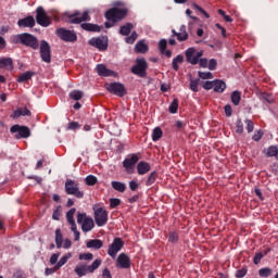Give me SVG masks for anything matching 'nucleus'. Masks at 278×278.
Segmentation results:
<instances>
[{
  "instance_id": "3c124183",
  "label": "nucleus",
  "mask_w": 278,
  "mask_h": 278,
  "mask_svg": "<svg viewBox=\"0 0 278 278\" xmlns=\"http://www.w3.org/2000/svg\"><path fill=\"white\" fill-rule=\"evenodd\" d=\"M58 270H60V269H59V267H56V265H54V267H52V268L47 267L45 270V276L49 277V275H53L54 273H58Z\"/></svg>"
},
{
  "instance_id": "393cba45",
  "label": "nucleus",
  "mask_w": 278,
  "mask_h": 278,
  "mask_svg": "<svg viewBox=\"0 0 278 278\" xmlns=\"http://www.w3.org/2000/svg\"><path fill=\"white\" fill-rule=\"evenodd\" d=\"M136 53H147L149 51V46L146 45L144 40H140L135 46Z\"/></svg>"
},
{
  "instance_id": "9d476101",
  "label": "nucleus",
  "mask_w": 278,
  "mask_h": 278,
  "mask_svg": "<svg viewBox=\"0 0 278 278\" xmlns=\"http://www.w3.org/2000/svg\"><path fill=\"white\" fill-rule=\"evenodd\" d=\"M65 191L66 194H72L76 197V199H84V193L79 190V185L74 180H67L65 182Z\"/></svg>"
},
{
  "instance_id": "b1692460",
  "label": "nucleus",
  "mask_w": 278,
  "mask_h": 278,
  "mask_svg": "<svg viewBox=\"0 0 278 278\" xmlns=\"http://www.w3.org/2000/svg\"><path fill=\"white\" fill-rule=\"evenodd\" d=\"M0 68H7V71H12L14 68L12 59L10 58L0 59Z\"/></svg>"
},
{
  "instance_id": "a19ab883",
  "label": "nucleus",
  "mask_w": 278,
  "mask_h": 278,
  "mask_svg": "<svg viewBox=\"0 0 278 278\" xmlns=\"http://www.w3.org/2000/svg\"><path fill=\"white\" fill-rule=\"evenodd\" d=\"M278 148L277 146H271L267 149V157H277Z\"/></svg>"
},
{
  "instance_id": "c85d7f7f",
  "label": "nucleus",
  "mask_w": 278,
  "mask_h": 278,
  "mask_svg": "<svg viewBox=\"0 0 278 278\" xmlns=\"http://www.w3.org/2000/svg\"><path fill=\"white\" fill-rule=\"evenodd\" d=\"M131 29H134V24L127 23L124 26H121L119 34L122 36H129L131 34Z\"/></svg>"
},
{
  "instance_id": "5fc2aeb1",
  "label": "nucleus",
  "mask_w": 278,
  "mask_h": 278,
  "mask_svg": "<svg viewBox=\"0 0 278 278\" xmlns=\"http://www.w3.org/2000/svg\"><path fill=\"white\" fill-rule=\"evenodd\" d=\"M217 65H218V63L216 62V59H211L208 61L207 68H208V71H216Z\"/></svg>"
},
{
  "instance_id": "bf43d9fd",
  "label": "nucleus",
  "mask_w": 278,
  "mask_h": 278,
  "mask_svg": "<svg viewBox=\"0 0 278 278\" xmlns=\"http://www.w3.org/2000/svg\"><path fill=\"white\" fill-rule=\"evenodd\" d=\"M121 205V199L113 198L110 200V207H118Z\"/></svg>"
},
{
  "instance_id": "20e7f679",
  "label": "nucleus",
  "mask_w": 278,
  "mask_h": 278,
  "mask_svg": "<svg viewBox=\"0 0 278 278\" xmlns=\"http://www.w3.org/2000/svg\"><path fill=\"white\" fill-rule=\"evenodd\" d=\"M77 223L81 226V231L84 233H88L94 229V219L88 216L86 213H78L77 214Z\"/></svg>"
},
{
  "instance_id": "ddd939ff",
  "label": "nucleus",
  "mask_w": 278,
  "mask_h": 278,
  "mask_svg": "<svg viewBox=\"0 0 278 278\" xmlns=\"http://www.w3.org/2000/svg\"><path fill=\"white\" fill-rule=\"evenodd\" d=\"M124 245L125 243L123 242V239L115 238L112 244L109 247L108 255L113 258L116 257V255H118V252L121 251V249H123Z\"/></svg>"
},
{
  "instance_id": "0eeeda50",
  "label": "nucleus",
  "mask_w": 278,
  "mask_h": 278,
  "mask_svg": "<svg viewBox=\"0 0 278 278\" xmlns=\"http://www.w3.org/2000/svg\"><path fill=\"white\" fill-rule=\"evenodd\" d=\"M147 68H149V63L144 58L137 59L136 64L131 67V73L137 75V77H147Z\"/></svg>"
},
{
  "instance_id": "5701e85b",
  "label": "nucleus",
  "mask_w": 278,
  "mask_h": 278,
  "mask_svg": "<svg viewBox=\"0 0 278 278\" xmlns=\"http://www.w3.org/2000/svg\"><path fill=\"white\" fill-rule=\"evenodd\" d=\"M227 88V84H225V81L223 80H213V90L214 92H219L223 93L225 92V89Z\"/></svg>"
},
{
  "instance_id": "f704fd0d",
  "label": "nucleus",
  "mask_w": 278,
  "mask_h": 278,
  "mask_svg": "<svg viewBox=\"0 0 278 278\" xmlns=\"http://www.w3.org/2000/svg\"><path fill=\"white\" fill-rule=\"evenodd\" d=\"M258 98L261 101H265L266 103H273V101H275L273 94L266 92L258 93Z\"/></svg>"
},
{
  "instance_id": "4468645a",
  "label": "nucleus",
  "mask_w": 278,
  "mask_h": 278,
  "mask_svg": "<svg viewBox=\"0 0 278 278\" xmlns=\"http://www.w3.org/2000/svg\"><path fill=\"white\" fill-rule=\"evenodd\" d=\"M70 23L74 25H79V23H84L85 21H90V13L85 11L84 13L75 12L74 14L68 15Z\"/></svg>"
},
{
  "instance_id": "09e8293b",
  "label": "nucleus",
  "mask_w": 278,
  "mask_h": 278,
  "mask_svg": "<svg viewBox=\"0 0 278 278\" xmlns=\"http://www.w3.org/2000/svg\"><path fill=\"white\" fill-rule=\"evenodd\" d=\"M71 230L73 231L75 238V242H79V238H80V232L79 230H77V224H74L73 226H71Z\"/></svg>"
},
{
  "instance_id": "4d7b16f0",
  "label": "nucleus",
  "mask_w": 278,
  "mask_h": 278,
  "mask_svg": "<svg viewBox=\"0 0 278 278\" xmlns=\"http://www.w3.org/2000/svg\"><path fill=\"white\" fill-rule=\"evenodd\" d=\"M81 125H79L77 122H71L68 123L67 129L71 131H75V129H79Z\"/></svg>"
},
{
  "instance_id": "69168bd1",
  "label": "nucleus",
  "mask_w": 278,
  "mask_h": 278,
  "mask_svg": "<svg viewBox=\"0 0 278 278\" xmlns=\"http://www.w3.org/2000/svg\"><path fill=\"white\" fill-rule=\"evenodd\" d=\"M139 188V185L137 181L135 180H131L129 181V189L132 191V192H136V190Z\"/></svg>"
},
{
  "instance_id": "58836bf2",
  "label": "nucleus",
  "mask_w": 278,
  "mask_h": 278,
  "mask_svg": "<svg viewBox=\"0 0 278 278\" xmlns=\"http://www.w3.org/2000/svg\"><path fill=\"white\" fill-rule=\"evenodd\" d=\"M156 179H157V172H152L146 181V186H153Z\"/></svg>"
},
{
  "instance_id": "cd10ccee",
  "label": "nucleus",
  "mask_w": 278,
  "mask_h": 278,
  "mask_svg": "<svg viewBox=\"0 0 278 278\" xmlns=\"http://www.w3.org/2000/svg\"><path fill=\"white\" fill-rule=\"evenodd\" d=\"M64 242V237L62 236V230L58 228L55 230V244L56 249H62V244Z\"/></svg>"
},
{
  "instance_id": "39448f33",
  "label": "nucleus",
  "mask_w": 278,
  "mask_h": 278,
  "mask_svg": "<svg viewBox=\"0 0 278 278\" xmlns=\"http://www.w3.org/2000/svg\"><path fill=\"white\" fill-rule=\"evenodd\" d=\"M93 218L97 227H105L108 225V211L99 205H93Z\"/></svg>"
},
{
  "instance_id": "680f3d73",
  "label": "nucleus",
  "mask_w": 278,
  "mask_h": 278,
  "mask_svg": "<svg viewBox=\"0 0 278 278\" xmlns=\"http://www.w3.org/2000/svg\"><path fill=\"white\" fill-rule=\"evenodd\" d=\"M263 257H264V254L262 252L256 253L253 258L254 264H256V265L260 264V262H262Z\"/></svg>"
},
{
  "instance_id": "338daca9",
  "label": "nucleus",
  "mask_w": 278,
  "mask_h": 278,
  "mask_svg": "<svg viewBox=\"0 0 278 278\" xmlns=\"http://www.w3.org/2000/svg\"><path fill=\"white\" fill-rule=\"evenodd\" d=\"M237 278L247 277V268L239 269L236 274Z\"/></svg>"
},
{
  "instance_id": "7c9ffc66",
  "label": "nucleus",
  "mask_w": 278,
  "mask_h": 278,
  "mask_svg": "<svg viewBox=\"0 0 278 278\" xmlns=\"http://www.w3.org/2000/svg\"><path fill=\"white\" fill-rule=\"evenodd\" d=\"M179 64H184V55L178 54L176 58L173 59L172 67L175 71H179Z\"/></svg>"
},
{
  "instance_id": "1a4fd4ad",
  "label": "nucleus",
  "mask_w": 278,
  "mask_h": 278,
  "mask_svg": "<svg viewBox=\"0 0 278 278\" xmlns=\"http://www.w3.org/2000/svg\"><path fill=\"white\" fill-rule=\"evenodd\" d=\"M11 134H15V138L21 140V138H29L31 136V130L27 126L13 125L10 128Z\"/></svg>"
},
{
  "instance_id": "aec40b11",
  "label": "nucleus",
  "mask_w": 278,
  "mask_h": 278,
  "mask_svg": "<svg viewBox=\"0 0 278 278\" xmlns=\"http://www.w3.org/2000/svg\"><path fill=\"white\" fill-rule=\"evenodd\" d=\"M86 247L99 251V249H103V241L101 239H90L86 242Z\"/></svg>"
},
{
  "instance_id": "603ef678",
  "label": "nucleus",
  "mask_w": 278,
  "mask_h": 278,
  "mask_svg": "<svg viewBox=\"0 0 278 278\" xmlns=\"http://www.w3.org/2000/svg\"><path fill=\"white\" fill-rule=\"evenodd\" d=\"M166 47H167L166 39H161L159 42V50L161 51V53H164V51H166Z\"/></svg>"
},
{
  "instance_id": "dca6fc26",
  "label": "nucleus",
  "mask_w": 278,
  "mask_h": 278,
  "mask_svg": "<svg viewBox=\"0 0 278 278\" xmlns=\"http://www.w3.org/2000/svg\"><path fill=\"white\" fill-rule=\"evenodd\" d=\"M105 88L117 97H125V86L121 83L106 84Z\"/></svg>"
},
{
  "instance_id": "e2e57ef3",
  "label": "nucleus",
  "mask_w": 278,
  "mask_h": 278,
  "mask_svg": "<svg viewBox=\"0 0 278 278\" xmlns=\"http://www.w3.org/2000/svg\"><path fill=\"white\" fill-rule=\"evenodd\" d=\"M198 64L201 66V68H207L208 61L205 58H203V59L200 58Z\"/></svg>"
},
{
  "instance_id": "9b49d317",
  "label": "nucleus",
  "mask_w": 278,
  "mask_h": 278,
  "mask_svg": "<svg viewBox=\"0 0 278 278\" xmlns=\"http://www.w3.org/2000/svg\"><path fill=\"white\" fill-rule=\"evenodd\" d=\"M56 36L64 40V42H75L77 41V34L73 30H67L65 28H59L55 31Z\"/></svg>"
},
{
  "instance_id": "4be33fe9",
  "label": "nucleus",
  "mask_w": 278,
  "mask_h": 278,
  "mask_svg": "<svg viewBox=\"0 0 278 278\" xmlns=\"http://www.w3.org/2000/svg\"><path fill=\"white\" fill-rule=\"evenodd\" d=\"M96 71H97L98 75H100L101 77H111V75L114 73V72L108 70V67H105V65H103V64H98L96 67Z\"/></svg>"
},
{
  "instance_id": "49530a36",
  "label": "nucleus",
  "mask_w": 278,
  "mask_h": 278,
  "mask_svg": "<svg viewBox=\"0 0 278 278\" xmlns=\"http://www.w3.org/2000/svg\"><path fill=\"white\" fill-rule=\"evenodd\" d=\"M200 79H214V74L211 72H198Z\"/></svg>"
},
{
  "instance_id": "7ed1b4c3",
  "label": "nucleus",
  "mask_w": 278,
  "mask_h": 278,
  "mask_svg": "<svg viewBox=\"0 0 278 278\" xmlns=\"http://www.w3.org/2000/svg\"><path fill=\"white\" fill-rule=\"evenodd\" d=\"M102 263L103 261H101V258H96L91 265L80 263L76 265L74 273L77 275V277H86V275L94 273V270H97Z\"/></svg>"
},
{
  "instance_id": "423d86ee",
  "label": "nucleus",
  "mask_w": 278,
  "mask_h": 278,
  "mask_svg": "<svg viewBox=\"0 0 278 278\" xmlns=\"http://www.w3.org/2000/svg\"><path fill=\"white\" fill-rule=\"evenodd\" d=\"M203 50H197V48L191 47L188 48L185 52L186 61L188 64H192V66H197L199 64L200 58H203Z\"/></svg>"
},
{
  "instance_id": "6ab92c4d",
  "label": "nucleus",
  "mask_w": 278,
  "mask_h": 278,
  "mask_svg": "<svg viewBox=\"0 0 278 278\" xmlns=\"http://www.w3.org/2000/svg\"><path fill=\"white\" fill-rule=\"evenodd\" d=\"M17 25L18 27H35L36 20H34V16H27L25 18L18 20Z\"/></svg>"
},
{
  "instance_id": "f8f14e48",
  "label": "nucleus",
  "mask_w": 278,
  "mask_h": 278,
  "mask_svg": "<svg viewBox=\"0 0 278 278\" xmlns=\"http://www.w3.org/2000/svg\"><path fill=\"white\" fill-rule=\"evenodd\" d=\"M139 160H140V156H138V154L128 155V157H126L123 161V166L126 173H134V168H136V164H138Z\"/></svg>"
},
{
  "instance_id": "473e14b6",
  "label": "nucleus",
  "mask_w": 278,
  "mask_h": 278,
  "mask_svg": "<svg viewBox=\"0 0 278 278\" xmlns=\"http://www.w3.org/2000/svg\"><path fill=\"white\" fill-rule=\"evenodd\" d=\"M230 99H231V103H233L235 105H240L242 93H240V91H232Z\"/></svg>"
},
{
  "instance_id": "412c9836",
  "label": "nucleus",
  "mask_w": 278,
  "mask_h": 278,
  "mask_svg": "<svg viewBox=\"0 0 278 278\" xmlns=\"http://www.w3.org/2000/svg\"><path fill=\"white\" fill-rule=\"evenodd\" d=\"M151 170V165L144 161H141L137 164V173L138 175H147Z\"/></svg>"
},
{
  "instance_id": "8fccbe9b",
  "label": "nucleus",
  "mask_w": 278,
  "mask_h": 278,
  "mask_svg": "<svg viewBox=\"0 0 278 278\" xmlns=\"http://www.w3.org/2000/svg\"><path fill=\"white\" fill-rule=\"evenodd\" d=\"M245 125H247L248 134H251L255 129V125L253 124V121H251V119H245Z\"/></svg>"
},
{
  "instance_id": "37998d69",
  "label": "nucleus",
  "mask_w": 278,
  "mask_h": 278,
  "mask_svg": "<svg viewBox=\"0 0 278 278\" xmlns=\"http://www.w3.org/2000/svg\"><path fill=\"white\" fill-rule=\"evenodd\" d=\"M127 45H134L138 40V33L132 31L130 36L126 37Z\"/></svg>"
},
{
  "instance_id": "864d4df0",
  "label": "nucleus",
  "mask_w": 278,
  "mask_h": 278,
  "mask_svg": "<svg viewBox=\"0 0 278 278\" xmlns=\"http://www.w3.org/2000/svg\"><path fill=\"white\" fill-rule=\"evenodd\" d=\"M58 260H60V253L52 254L49 261L51 266H55V264H58Z\"/></svg>"
},
{
  "instance_id": "a878e982",
  "label": "nucleus",
  "mask_w": 278,
  "mask_h": 278,
  "mask_svg": "<svg viewBox=\"0 0 278 278\" xmlns=\"http://www.w3.org/2000/svg\"><path fill=\"white\" fill-rule=\"evenodd\" d=\"M111 186L113 190H116V192H125L127 190V185L121 181L114 180L111 182Z\"/></svg>"
},
{
  "instance_id": "4c0bfd02",
  "label": "nucleus",
  "mask_w": 278,
  "mask_h": 278,
  "mask_svg": "<svg viewBox=\"0 0 278 278\" xmlns=\"http://www.w3.org/2000/svg\"><path fill=\"white\" fill-rule=\"evenodd\" d=\"M169 113L177 114V110H179V100L174 99L173 102L169 104Z\"/></svg>"
},
{
  "instance_id": "de8ad7c7",
  "label": "nucleus",
  "mask_w": 278,
  "mask_h": 278,
  "mask_svg": "<svg viewBox=\"0 0 278 278\" xmlns=\"http://www.w3.org/2000/svg\"><path fill=\"white\" fill-rule=\"evenodd\" d=\"M236 131H237V134H243L244 132V124H242V119H237V122H236Z\"/></svg>"
},
{
  "instance_id": "c9c22d12",
  "label": "nucleus",
  "mask_w": 278,
  "mask_h": 278,
  "mask_svg": "<svg viewBox=\"0 0 278 278\" xmlns=\"http://www.w3.org/2000/svg\"><path fill=\"white\" fill-rule=\"evenodd\" d=\"M162 136H163L162 128L156 127L153 129V131H152L153 142H157V140H160V138H162Z\"/></svg>"
},
{
  "instance_id": "c03bdc74",
  "label": "nucleus",
  "mask_w": 278,
  "mask_h": 278,
  "mask_svg": "<svg viewBox=\"0 0 278 278\" xmlns=\"http://www.w3.org/2000/svg\"><path fill=\"white\" fill-rule=\"evenodd\" d=\"M98 179L96 176L93 175H89L85 178V184L87 186H94L97 184Z\"/></svg>"
},
{
  "instance_id": "2f4dec72",
  "label": "nucleus",
  "mask_w": 278,
  "mask_h": 278,
  "mask_svg": "<svg viewBox=\"0 0 278 278\" xmlns=\"http://www.w3.org/2000/svg\"><path fill=\"white\" fill-rule=\"evenodd\" d=\"M31 77H34V72H25L17 77V81L23 84V81H29Z\"/></svg>"
},
{
  "instance_id": "79ce46f5",
  "label": "nucleus",
  "mask_w": 278,
  "mask_h": 278,
  "mask_svg": "<svg viewBox=\"0 0 278 278\" xmlns=\"http://www.w3.org/2000/svg\"><path fill=\"white\" fill-rule=\"evenodd\" d=\"M94 255L90 252L88 253H81L78 256V260L85 261V262H92Z\"/></svg>"
},
{
  "instance_id": "f03ea898",
  "label": "nucleus",
  "mask_w": 278,
  "mask_h": 278,
  "mask_svg": "<svg viewBox=\"0 0 278 278\" xmlns=\"http://www.w3.org/2000/svg\"><path fill=\"white\" fill-rule=\"evenodd\" d=\"M12 45H23L24 47H29L34 49V51L38 50L40 45L38 43V38L29 33H23L18 35H14L11 37Z\"/></svg>"
},
{
  "instance_id": "a18cd8bd",
  "label": "nucleus",
  "mask_w": 278,
  "mask_h": 278,
  "mask_svg": "<svg viewBox=\"0 0 278 278\" xmlns=\"http://www.w3.org/2000/svg\"><path fill=\"white\" fill-rule=\"evenodd\" d=\"M258 275L260 277H270V275H273V270L268 267L261 268L258 270Z\"/></svg>"
},
{
  "instance_id": "774afa93",
  "label": "nucleus",
  "mask_w": 278,
  "mask_h": 278,
  "mask_svg": "<svg viewBox=\"0 0 278 278\" xmlns=\"http://www.w3.org/2000/svg\"><path fill=\"white\" fill-rule=\"evenodd\" d=\"M14 278H25V274L23 273V270L17 269L14 274H13Z\"/></svg>"
},
{
  "instance_id": "052dcab7",
  "label": "nucleus",
  "mask_w": 278,
  "mask_h": 278,
  "mask_svg": "<svg viewBox=\"0 0 278 278\" xmlns=\"http://www.w3.org/2000/svg\"><path fill=\"white\" fill-rule=\"evenodd\" d=\"M262 136H264V132H262V130H258L254 134L252 139L254 140V142H260V140H262Z\"/></svg>"
},
{
  "instance_id": "e433bc0d",
  "label": "nucleus",
  "mask_w": 278,
  "mask_h": 278,
  "mask_svg": "<svg viewBox=\"0 0 278 278\" xmlns=\"http://www.w3.org/2000/svg\"><path fill=\"white\" fill-rule=\"evenodd\" d=\"M172 34L173 36L177 37V40H179V42L188 40V33H177L175 29H173Z\"/></svg>"
},
{
  "instance_id": "13d9d810",
  "label": "nucleus",
  "mask_w": 278,
  "mask_h": 278,
  "mask_svg": "<svg viewBox=\"0 0 278 278\" xmlns=\"http://www.w3.org/2000/svg\"><path fill=\"white\" fill-rule=\"evenodd\" d=\"M194 10H198V12H201L205 16V18H210V14L203 10V8L199 7L197 3L192 4Z\"/></svg>"
},
{
  "instance_id": "72a5a7b5",
  "label": "nucleus",
  "mask_w": 278,
  "mask_h": 278,
  "mask_svg": "<svg viewBox=\"0 0 278 278\" xmlns=\"http://www.w3.org/2000/svg\"><path fill=\"white\" fill-rule=\"evenodd\" d=\"M71 257H73V254H71V253L63 255L60 258V261L55 264L56 268L61 269L62 266H64L68 262V260H71Z\"/></svg>"
},
{
  "instance_id": "6e6d98bb",
  "label": "nucleus",
  "mask_w": 278,
  "mask_h": 278,
  "mask_svg": "<svg viewBox=\"0 0 278 278\" xmlns=\"http://www.w3.org/2000/svg\"><path fill=\"white\" fill-rule=\"evenodd\" d=\"M190 90H192V92H199V80L190 81Z\"/></svg>"
},
{
  "instance_id": "c756f323",
  "label": "nucleus",
  "mask_w": 278,
  "mask_h": 278,
  "mask_svg": "<svg viewBox=\"0 0 278 278\" xmlns=\"http://www.w3.org/2000/svg\"><path fill=\"white\" fill-rule=\"evenodd\" d=\"M75 212H77V208L73 207L66 213V220L67 223L73 226L75 224Z\"/></svg>"
},
{
  "instance_id": "bb28decb",
  "label": "nucleus",
  "mask_w": 278,
  "mask_h": 278,
  "mask_svg": "<svg viewBox=\"0 0 278 278\" xmlns=\"http://www.w3.org/2000/svg\"><path fill=\"white\" fill-rule=\"evenodd\" d=\"M81 27L86 31H101V26L97 24L84 23L81 24Z\"/></svg>"
},
{
  "instance_id": "2eb2a0df",
  "label": "nucleus",
  "mask_w": 278,
  "mask_h": 278,
  "mask_svg": "<svg viewBox=\"0 0 278 278\" xmlns=\"http://www.w3.org/2000/svg\"><path fill=\"white\" fill-rule=\"evenodd\" d=\"M40 58L47 64L51 62V46L46 40H42L40 43Z\"/></svg>"
},
{
  "instance_id": "6e6552de",
  "label": "nucleus",
  "mask_w": 278,
  "mask_h": 278,
  "mask_svg": "<svg viewBox=\"0 0 278 278\" xmlns=\"http://www.w3.org/2000/svg\"><path fill=\"white\" fill-rule=\"evenodd\" d=\"M36 22L41 27H49V25H51V17L47 15V11H45V8L38 7L36 9Z\"/></svg>"
},
{
  "instance_id": "f3484780",
  "label": "nucleus",
  "mask_w": 278,
  "mask_h": 278,
  "mask_svg": "<svg viewBox=\"0 0 278 278\" xmlns=\"http://www.w3.org/2000/svg\"><path fill=\"white\" fill-rule=\"evenodd\" d=\"M117 268H131V258L125 253H121L116 260Z\"/></svg>"
},
{
  "instance_id": "0e129e2a",
  "label": "nucleus",
  "mask_w": 278,
  "mask_h": 278,
  "mask_svg": "<svg viewBox=\"0 0 278 278\" xmlns=\"http://www.w3.org/2000/svg\"><path fill=\"white\" fill-rule=\"evenodd\" d=\"M179 240V236H177V232H170L168 237L169 242H177Z\"/></svg>"
},
{
  "instance_id": "f257e3e1",
  "label": "nucleus",
  "mask_w": 278,
  "mask_h": 278,
  "mask_svg": "<svg viewBox=\"0 0 278 278\" xmlns=\"http://www.w3.org/2000/svg\"><path fill=\"white\" fill-rule=\"evenodd\" d=\"M115 7L109 11L105 12V18L109 20V22H105L106 29H110V27H114V23H118V21H123L127 16V10L125 8L118 9L123 7V2H115Z\"/></svg>"
},
{
  "instance_id": "ea45409f",
  "label": "nucleus",
  "mask_w": 278,
  "mask_h": 278,
  "mask_svg": "<svg viewBox=\"0 0 278 278\" xmlns=\"http://www.w3.org/2000/svg\"><path fill=\"white\" fill-rule=\"evenodd\" d=\"M84 97V92L79 90H74L70 92V99H73L74 101H79Z\"/></svg>"
},
{
  "instance_id": "a211bd4d",
  "label": "nucleus",
  "mask_w": 278,
  "mask_h": 278,
  "mask_svg": "<svg viewBox=\"0 0 278 278\" xmlns=\"http://www.w3.org/2000/svg\"><path fill=\"white\" fill-rule=\"evenodd\" d=\"M89 45L91 47H96V49H99V51H105L108 49V40L98 37V38H91L89 40Z\"/></svg>"
}]
</instances>
